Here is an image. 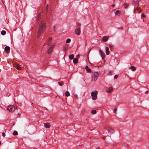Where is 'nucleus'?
Returning <instances> with one entry per match:
<instances>
[{
	"mask_svg": "<svg viewBox=\"0 0 149 149\" xmlns=\"http://www.w3.org/2000/svg\"><path fill=\"white\" fill-rule=\"evenodd\" d=\"M13 134L14 135H17L18 134V132L17 131H15L13 132Z\"/></svg>",
	"mask_w": 149,
	"mask_h": 149,
	"instance_id": "24",
	"label": "nucleus"
},
{
	"mask_svg": "<svg viewBox=\"0 0 149 149\" xmlns=\"http://www.w3.org/2000/svg\"><path fill=\"white\" fill-rule=\"evenodd\" d=\"M40 16H41V15H40V13H39L38 14V15L37 16V19H38V20L40 19Z\"/></svg>",
	"mask_w": 149,
	"mask_h": 149,
	"instance_id": "22",
	"label": "nucleus"
},
{
	"mask_svg": "<svg viewBox=\"0 0 149 149\" xmlns=\"http://www.w3.org/2000/svg\"><path fill=\"white\" fill-rule=\"evenodd\" d=\"M141 16L143 17H145V15L144 14H142Z\"/></svg>",
	"mask_w": 149,
	"mask_h": 149,
	"instance_id": "36",
	"label": "nucleus"
},
{
	"mask_svg": "<svg viewBox=\"0 0 149 149\" xmlns=\"http://www.w3.org/2000/svg\"><path fill=\"white\" fill-rule=\"evenodd\" d=\"M15 67L18 70H21V68L17 64L15 66Z\"/></svg>",
	"mask_w": 149,
	"mask_h": 149,
	"instance_id": "17",
	"label": "nucleus"
},
{
	"mask_svg": "<svg viewBox=\"0 0 149 149\" xmlns=\"http://www.w3.org/2000/svg\"><path fill=\"white\" fill-rule=\"evenodd\" d=\"M58 84L60 86H62L63 85V82L60 81L58 82Z\"/></svg>",
	"mask_w": 149,
	"mask_h": 149,
	"instance_id": "27",
	"label": "nucleus"
},
{
	"mask_svg": "<svg viewBox=\"0 0 149 149\" xmlns=\"http://www.w3.org/2000/svg\"><path fill=\"white\" fill-rule=\"evenodd\" d=\"M103 41L104 42H106L108 40V38L106 36H104L102 38Z\"/></svg>",
	"mask_w": 149,
	"mask_h": 149,
	"instance_id": "14",
	"label": "nucleus"
},
{
	"mask_svg": "<svg viewBox=\"0 0 149 149\" xmlns=\"http://www.w3.org/2000/svg\"><path fill=\"white\" fill-rule=\"evenodd\" d=\"M102 138L103 139H105V137L104 136H103V137H102Z\"/></svg>",
	"mask_w": 149,
	"mask_h": 149,
	"instance_id": "41",
	"label": "nucleus"
},
{
	"mask_svg": "<svg viewBox=\"0 0 149 149\" xmlns=\"http://www.w3.org/2000/svg\"><path fill=\"white\" fill-rule=\"evenodd\" d=\"M65 96L67 97H68L70 95V93L68 91H66L65 93Z\"/></svg>",
	"mask_w": 149,
	"mask_h": 149,
	"instance_id": "20",
	"label": "nucleus"
},
{
	"mask_svg": "<svg viewBox=\"0 0 149 149\" xmlns=\"http://www.w3.org/2000/svg\"><path fill=\"white\" fill-rule=\"evenodd\" d=\"M10 49V47L8 46L6 47L4 49L5 51L7 53H8L9 52Z\"/></svg>",
	"mask_w": 149,
	"mask_h": 149,
	"instance_id": "8",
	"label": "nucleus"
},
{
	"mask_svg": "<svg viewBox=\"0 0 149 149\" xmlns=\"http://www.w3.org/2000/svg\"><path fill=\"white\" fill-rule=\"evenodd\" d=\"M106 53L107 55H109V49L108 47L106 48Z\"/></svg>",
	"mask_w": 149,
	"mask_h": 149,
	"instance_id": "10",
	"label": "nucleus"
},
{
	"mask_svg": "<svg viewBox=\"0 0 149 149\" xmlns=\"http://www.w3.org/2000/svg\"><path fill=\"white\" fill-rule=\"evenodd\" d=\"M55 45V43H53L51 46H50V48H51L52 49H53V48H54Z\"/></svg>",
	"mask_w": 149,
	"mask_h": 149,
	"instance_id": "25",
	"label": "nucleus"
},
{
	"mask_svg": "<svg viewBox=\"0 0 149 149\" xmlns=\"http://www.w3.org/2000/svg\"><path fill=\"white\" fill-rule=\"evenodd\" d=\"M81 32L80 28H77L75 31V33L76 34L79 35Z\"/></svg>",
	"mask_w": 149,
	"mask_h": 149,
	"instance_id": "5",
	"label": "nucleus"
},
{
	"mask_svg": "<svg viewBox=\"0 0 149 149\" xmlns=\"http://www.w3.org/2000/svg\"><path fill=\"white\" fill-rule=\"evenodd\" d=\"M129 69H131L132 71H134L136 70V68L134 66H132L130 67Z\"/></svg>",
	"mask_w": 149,
	"mask_h": 149,
	"instance_id": "15",
	"label": "nucleus"
},
{
	"mask_svg": "<svg viewBox=\"0 0 149 149\" xmlns=\"http://www.w3.org/2000/svg\"><path fill=\"white\" fill-rule=\"evenodd\" d=\"M117 110V108L116 107L114 109V110H113V112L114 113H115L116 112V111Z\"/></svg>",
	"mask_w": 149,
	"mask_h": 149,
	"instance_id": "30",
	"label": "nucleus"
},
{
	"mask_svg": "<svg viewBox=\"0 0 149 149\" xmlns=\"http://www.w3.org/2000/svg\"><path fill=\"white\" fill-rule=\"evenodd\" d=\"M86 70L88 72H91V69L88 67V66H86L85 67Z\"/></svg>",
	"mask_w": 149,
	"mask_h": 149,
	"instance_id": "11",
	"label": "nucleus"
},
{
	"mask_svg": "<svg viewBox=\"0 0 149 149\" xmlns=\"http://www.w3.org/2000/svg\"><path fill=\"white\" fill-rule=\"evenodd\" d=\"M1 34L2 35H4L6 34V31H2L1 32Z\"/></svg>",
	"mask_w": 149,
	"mask_h": 149,
	"instance_id": "21",
	"label": "nucleus"
},
{
	"mask_svg": "<svg viewBox=\"0 0 149 149\" xmlns=\"http://www.w3.org/2000/svg\"><path fill=\"white\" fill-rule=\"evenodd\" d=\"M44 125L46 128H49L50 127V124L48 123H44Z\"/></svg>",
	"mask_w": 149,
	"mask_h": 149,
	"instance_id": "7",
	"label": "nucleus"
},
{
	"mask_svg": "<svg viewBox=\"0 0 149 149\" xmlns=\"http://www.w3.org/2000/svg\"><path fill=\"white\" fill-rule=\"evenodd\" d=\"M52 38H49L47 42V45L48 46H49L52 43Z\"/></svg>",
	"mask_w": 149,
	"mask_h": 149,
	"instance_id": "6",
	"label": "nucleus"
},
{
	"mask_svg": "<svg viewBox=\"0 0 149 149\" xmlns=\"http://www.w3.org/2000/svg\"><path fill=\"white\" fill-rule=\"evenodd\" d=\"M70 41H71L70 39V38H68L67 40L66 41V42L67 43H69L70 42Z\"/></svg>",
	"mask_w": 149,
	"mask_h": 149,
	"instance_id": "28",
	"label": "nucleus"
},
{
	"mask_svg": "<svg viewBox=\"0 0 149 149\" xmlns=\"http://www.w3.org/2000/svg\"><path fill=\"white\" fill-rule=\"evenodd\" d=\"M114 6H115V5H114V4H113V5H112V7H114Z\"/></svg>",
	"mask_w": 149,
	"mask_h": 149,
	"instance_id": "39",
	"label": "nucleus"
},
{
	"mask_svg": "<svg viewBox=\"0 0 149 149\" xmlns=\"http://www.w3.org/2000/svg\"><path fill=\"white\" fill-rule=\"evenodd\" d=\"M63 50L64 52H65L66 49V47L65 46H63Z\"/></svg>",
	"mask_w": 149,
	"mask_h": 149,
	"instance_id": "31",
	"label": "nucleus"
},
{
	"mask_svg": "<svg viewBox=\"0 0 149 149\" xmlns=\"http://www.w3.org/2000/svg\"><path fill=\"white\" fill-rule=\"evenodd\" d=\"M74 96L75 98L77 99V95L76 94H75L74 95Z\"/></svg>",
	"mask_w": 149,
	"mask_h": 149,
	"instance_id": "33",
	"label": "nucleus"
},
{
	"mask_svg": "<svg viewBox=\"0 0 149 149\" xmlns=\"http://www.w3.org/2000/svg\"><path fill=\"white\" fill-rule=\"evenodd\" d=\"M148 93V91H146V93Z\"/></svg>",
	"mask_w": 149,
	"mask_h": 149,
	"instance_id": "40",
	"label": "nucleus"
},
{
	"mask_svg": "<svg viewBox=\"0 0 149 149\" xmlns=\"http://www.w3.org/2000/svg\"><path fill=\"white\" fill-rule=\"evenodd\" d=\"M99 52L102 58L103 59L104 58V56H105L104 53V52H103L102 51H101V50H100L99 51Z\"/></svg>",
	"mask_w": 149,
	"mask_h": 149,
	"instance_id": "9",
	"label": "nucleus"
},
{
	"mask_svg": "<svg viewBox=\"0 0 149 149\" xmlns=\"http://www.w3.org/2000/svg\"><path fill=\"white\" fill-rule=\"evenodd\" d=\"M108 132L109 133L113 134L114 132V130L112 129H110L108 130Z\"/></svg>",
	"mask_w": 149,
	"mask_h": 149,
	"instance_id": "12",
	"label": "nucleus"
},
{
	"mask_svg": "<svg viewBox=\"0 0 149 149\" xmlns=\"http://www.w3.org/2000/svg\"><path fill=\"white\" fill-rule=\"evenodd\" d=\"M76 57L77 58H79L80 57V55L79 54H78L77 55Z\"/></svg>",
	"mask_w": 149,
	"mask_h": 149,
	"instance_id": "35",
	"label": "nucleus"
},
{
	"mask_svg": "<svg viewBox=\"0 0 149 149\" xmlns=\"http://www.w3.org/2000/svg\"><path fill=\"white\" fill-rule=\"evenodd\" d=\"M45 43L44 44V45L43 46L45 45Z\"/></svg>",
	"mask_w": 149,
	"mask_h": 149,
	"instance_id": "42",
	"label": "nucleus"
},
{
	"mask_svg": "<svg viewBox=\"0 0 149 149\" xmlns=\"http://www.w3.org/2000/svg\"><path fill=\"white\" fill-rule=\"evenodd\" d=\"M8 109L10 112H13L15 110V107L14 106L10 105L8 107Z\"/></svg>",
	"mask_w": 149,
	"mask_h": 149,
	"instance_id": "4",
	"label": "nucleus"
},
{
	"mask_svg": "<svg viewBox=\"0 0 149 149\" xmlns=\"http://www.w3.org/2000/svg\"><path fill=\"white\" fill-rule=\"evenodd\" d=\"M99 76V74L98 72H95L93 73L91 75L92 81H96L97 79Z\"/></svg>",
	"mask_w": 149,
	"mask_h": 149,
	"instance_id": "2",
	"label": "nucleus"
},
{
	"mask_svg": "<svg viewBox=\"0 0 149 149\" xmlns=\"http://www.w3.org/2000/svg\"><path fill=\"white\" fill-rule=\"evenodd\" d=\"M55 26H53V29H54V31H55Z\"/></svg>",
	"mask_w": 149,
	"mask_h": 149,
	"instance_id": "38",
	"label": "nucleus"
},
{
	"mask_svg": "<svg viewBox=\"0 0 149 149\" xmlns=\"http://www.w3.org/2000/svg\"><path fill=\"white\" fill-rule=\"evenodd\" d=\"M91 113L93 114H95L96 113V111L95 110H93L92 111Z\"/></svg>",
	"mask_w": 149,
	"mask_h": 149,
	"instance_id": "29",
	"label": "nucleus"
},
{
	"mask_svg": "<svg viewBox=\"0 0 149 149\" xmlns=\"http://www.w3.org/2000/svg\"><path fill=\"white\" fill-rule=\"evenodd\" d=\"M118 75H115L114 76V79H116L117 78H118Z\"/></svg>",
	"mask_w": 149,
	"mask_h": 149,
	"instance_id": "32",
	"label": "nucleus"
},
{
	"mask_svg": "<svg viewBox=\"0 0 149 149\" xmlns=\"http://www.w3.org/2000/svg\"><path fill=\"white\" fill-rule=\"evenodd\" d=\"M78 61V60L77 58H75L73 60V62L74 64H76L77 63Z\"/></svg>",
	"mask_w": 149,
	"mask_h": 149,
	"instance_id": "16",
	"label": "nucleus"
},
{
	"mask_svg": "<svg viewBox=\"0 0 149 149\" xmlns=\"http://www.w3.org/2000/svg\"><path fill=\"white\" fill-rule=\"evenodd\" d=\"M74 56L73 54L70 55L69 56V58L70 60L74 58Z\"/></svg>",
	"mask_w": 149,
	"mask_h": 149,
	"instance_id": "19",
	"label": "nucleus"
},
{
	"mask_svg": "<svg viewBox=\"0 0 149 149\" xmlns=\"http://www.w3.org/2000/svg\"><path fill=\"white\" fill-rule=\"evenodd\" d=\"M123 6L125 8H127L128 6V5L126 3H124Z\"/></svg>",
	"mask_w": 149,
	"mask_h": 149,
	"instance_id": "26",
	"label": "nucleus"
},
{
	"mask_svg": "<svg viewBox=\"0 0 149 149\" xmlns=\"http://www.w3.org/2000/svg\"><path fill=\"white\" fill-rule=\"evenodd\" d=\"M46 23L43 21H41L39 25L38 31V38L40 37L42 32L45 29Z\"/></svg>",
	"mask_w": 149,
	"mask_h": 149,
	"instance_id": "1",
	"label": "nucleus"
},
{
	"mask_svg": "<svg viewBox=\"0 0 149 149\" xmlns=\"http://www.w3.org/2000/svg\"><path fill=\"white\" fill-rule=\"evenodd\" d=\"M48 4L46 6V9L48 10Z\"/></svg>",
	"mask_w": 149,
	"mask_h": 149,
	"instance_id": "37",
	"label": "nucleus"
},
{
	"mask_svg": "<svg viewBox=\"0 0 149 149\" xmlns=\"http://www.w3.org/2000/svg\"><path fill=\"white\" fill-rule=\"evenodd\" d=\"M2 136L3 137H4L6 135V134L4 132H3L2 133Z\"/></svg>",
	"mask_w": 149,
	"mask_h": 149,
	"instance_id": "34",
	"label": "nucleus"
},
{
	"mask_svg": "<svg viewBox=\"0 0 149 149\" xmlns=\"http://www.w3.org/2000/svg\"><path fill=\"white\" fill-rule=\"evenodd\" d=\"M120 13V11L117 10L116 12H115V14L116 15H118V14Z\"/></svg>",
	"mask_w": 149,
	"mask_h": 149,
	"instance_id": "23",
	"label": "nucleus"
},
{
	"mask_svg": "<svg viewBox=\"0 0 149 149\" xmlns=\"http://www.w3.org/2000/svg\"><path fill=\"white\" fill-rule=\"evenodd\" d=\"M53 50V49H52L51 48H49L48 49V54H50L52 52V51Z\"/></svg>",
	"mask_w": 149,
	"mask_h": 149,
	"instance_id": "18",
	"label": "nucleus"
},
{
	"mask_svg": "<svg viewBox=\"0 0 149 149\" xmlns=\"http://www.w3.org/2000/svg\"><path fill=\"white\" fill-rule=\"evenodd\" d=\"M113 91L112 87H109L107 90V92L108 93H110Z\"/></svg>",
	"mask_w": 149,
	"mask_h": 149,
	"instance_id": "13",
	"label": "nucleus"
},
{
	"mask_svg": "<svg viewBox=\"0 0 149 149\" xmlns=\"http://www.w3.org/2000/svg\"><path fill=\"white\" fill-rule=\"evenodd\" d=\"M97 91H93L91 93V95L92 97V99L93 100H95L97 99Z\"/></svg>",
	"mask_w": 149,
	"mask_h": 149,
	"instance_id": "3",
	"label": "nucleus"
}]
</instances>
